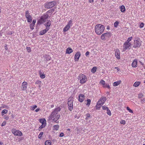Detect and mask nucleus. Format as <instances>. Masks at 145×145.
<instances>
[{"instance_id": "1", "label": "nucleus", "mask_w": 145, "mask_h": 145, "mask_svg": "<svg viewBox=\"0 0 145 145\" xmlns=\"http://www.w3.org/2000/svg\"><path fill=\"white\" fill-rule=\"evenodd\" d=\"M61 109L59 107L56 108L51 113V115L49 116L50 119L55 122L59 118L60 111Z\"/></svg>"}, {"instance_id": "2", "label": "nucleus", "mask_w": 145, "mask_h": 145, "mask_svg": "<svg viewBox=\"0 0 145 145\" xmlns=\"http://www.w3.org/2000/svg\"><path fill=\"white\" fill-rule=\"evenodd\" d=\"M105 28L104 25L100 24H97L95 26V32L97 35H100L103 33Z\"/></svg>"}, {"instance_id": "3", "label": "nucleus", "mask_w": 145, "mask_h": 145, "mask_svg": "<svg viewBox=\"0 0 145 145\" xmlns=\"http://www.w3.org/2000/svg\"><path fill=\"white\" fill-rule=\"evenodd\" d=\"M106 100V97H103L101 98L97 103L96 106V109H99L101 106L104 103Z\"/></svg>"}, {"instance_id": "4", "label": "nucleus", "mask_w": 145, "mask_h": 145, "mask_svg": "<svg viewBox=\"0 0 145 145\" xmlns=\"http://www.w3.org/2000/svg\"><path fill=\"white\" fill-rule=\"evenodd\" d=\"M78 79L80 80V83L83 84L86 82L87 78L86 76L83 74H80L78 76Z\"/></svg>"}, {"instance_id": "5", "label": "nucleus", "mask_w": 145, "mask_h": 145, "mask_svg": "<svg viewBox=\"0 0 145 145\" xmlns=\"http://www.w3.org/2000/svg\"><path fill=\"white\" fill-rule=\"evenodd\" d=\"M141 44V41L140 39L137 37H135L134 41L133 47L135 48H138Z\"/></svg>"}, {"instance_id": "6", "label": "nucleus", "mask_w": 145, "mask_h": 145, "mask_svg": "<svg viewBox=\"0 0 145 145\" xmlns=\"http://www.w3.org/2000/svg\"><path fill=\"white\" fill-rule=\"evenodd\" d=\"M48 15L47 14H45L43 16H41L40 19L38 20L37 23L38 24H41L42 23L46 22L48 17Z\"/></svg>"}, {"instance_id": "7", "label": "nucleus", "mask_w": 145, "mask_h": 145, "mask_svg": "<svg viewBox=\"0 0 145 145\" xmlns=\"http://www.w3.org/2000/svg\"><path fill=\"white\" fill-rule=\"evenodd\" d=\"M73 99L72 97H70L68 100V105L69 110L71 111L73 109Z\"/></svg>"}, {"instance_id": "8", "label": "nucleus", "mask_w": 145, "mask_h": 145, "mask_svg": "<svg viewBox=\"0 0 145 145\" xmlns=\"http://www.w3.org/2000/svg\"><path fill=\"white\" fill-rule=\"evenodd\" d=\"M111 35V34L110 32H107L103 34L101 36V38L102 40H105L107 39H109Z\"/></svg>"}, {"instance_id": "9", "label": "nucleus", "mask_w": 145, "mask_h": 145, "mask_svg": "<svg viewBox=\"0 0 145 145\" xmlns=\"http://www.w3.org/2000/svg\"><path fill=\"white\" fill-rule=\"evenodd\" d=\"M25 16L27 19L28 22L31 23L32 21V17L29 10L25 12Z\"/></svg>"}, {"instance_id": "10", "label": "nucleus", "mask_w": 145, "mask_h": 145, "mask_svg": "<svg viewBox=\"0 0 145 145\" xmlns=\"http://www.w3.org/2000/svg\"><path fill=\"white\" fill-rule=\"evenodd\" d=\"M56 4L55 1H53L48 2L45 4L44 7L46 8H50L54 7Z\"/></svg>"}, {"instance_id": "11", "label": "nucleus", "mask_w": 145, "mask_h": 145, "mask_svg": "<svg viewBox=\"0 0 145 145\" xmlns=\"http://www.w3.org/2000/svg\"><path fill=\"white\" fill-rule=\"evenodd\" d=\"M72 21L71 20H70L68 22L67 24L63 29V31L65 32L67 31L71 27L72 25Z\"/></svg>"}, {"instance_id": "12", "label": "nucleus", "mask_w": 145, "mask_h": 145, "mask_svg": "<svg viewBox=\"0 0 145 145\" xmlns=\"http://www.w3.org/2000/svg\"><path fill=\"white\" fill-rule=\"evenodd\" d=\"M12 133L16 136L20 137L22 135V133L21 131L15 129H12Z\"/></svg>"}, {"instance_id": "13", "label": "nucleus", "mask_w": 145, "mask_h": 145, "mask_svg": "<svg viewBox=\"0 0 145 145\" xmlns=\"http://www.w3.org/2000/svg\"><path fill=\"white\" fill-rule=\"evenodd\" d=\"M131 46L132 44L131 43H128L125 41L123 44V50L124 51L130 49Z\"/></svg>"}, {"instance_id": "14", "label": "nucleus", "mask_w": 145, "mask_h": 145, "mask_svg": "<svg viewBox=\"0 0 145 145\" xmlns=\"http://www.w3.org/2000/svg\"><path fill=\"white\" fill-rule=\"evenodd\" d=\"M81 52L80 51L76 52L74 56V60L75 61H78L81 56Z\"/></svg>"}, {"instance_id": "15", "label": "nucleus", "mask_w": 145, "mask_h": 145, "mask_svg": "<svg viewBox=\"0 0 145 145\" xmlns=\"http://www.w3.org/2000/svg\"><path fill=\"white\" fill-rule=\"evenodd\" d=\"M115 55L116 58L118 59L120 58V50L118 49H116L115 50Z\"/></svg>"}, {"instance_id": "16", "label": "nucleus", "mask_w": 145, "mask_h": 145, "mask_svg": "<svg viewBox=\"0 0 145 145\" xmlns=\"http://www.w3.org/2000/svg\"><path fill=\"white\" fill-rule=\"evenodd\" d=\"M85 98V96L83 94H80L79 96L78 101L80 102H82Z\"/></svg>"}, {"instance_id": "17", "label": "nucleus", "mask_w": 145, "mask_h": 145, "mask_svg": "<svg viewBox=\"0 0 145 145\" xmlns=\"http://www.w3.org/2000/svg\"><path fill=\"white\" fill-rule=\"evenodd\" d=\"M27 84L26 82H24L22 83V86L23 90H25L27 89Z\"/></svg>"}, {"instance_id": "18", "label": "nucleus", "mask_w": 145, "mask_h": 145, "mask_svg": "<svg viewBox=\"0 0 145 145\" xmlns=\"http://www.w3.org/2000/svg\"><path fill=\"white\" fill-rule=\"evenodd\" d=\"M48 30V28H46L45 29L42 30L40 32L39 35H43L47 32Z\"/></svg>"}, {"instance_id": "19", "label": "nucleus", "mask_w": 145, "mask_h": 145, "mask_svg": "<svg viewBox=\"0 0 145 145\" xmlns=\"http://www.w3.org/2000/svg\"><path fill=\"white\" fill-rule=\"evenodd\" d=\"M73 52V50L71 48L68 47L66 49V54H70Z\"/></svg>"}, {"instance_id": "20", "label": "nucleus", "mask_w": 145, "mask_h": 145, "mask_svg": "<svg viewBox=\"0 0 145 145\" xmlns=\"http://www.w3.org/2000/svg\"><path fill=\"white\" fill-rule=\"evenodd\" d=\"M51 25V23L50 20H48L47 22L45 24V25L46 26V28H48V30L50 29V26Z\"/></svg>"}, {"instance_id": "21", "label": "nucleus", "mask_w": 145, "mask_h": 145, "mask_svg": "<svg viewBox=\"0 0 145 145\" xmlns=\"http://www.w3.org/2000/svg\"><path fill=\"white\" fill-rule=\"evenodd\" d=\"M121 82V81L119 80L114 82L113 84V86H116L120 84Z\"/></svg>"}, {"instance_id": "22", "label": "nucleus", "mask_w": 145, "mask_h": 145, "mask_svg": "<svg viewBox=\"0 0 145 145\" xmlns=\"http://www.w3.org/2000/svg\"><path fill=\"white\" fill-rule=\"evenodd\" d=\"M121 11L122 12H124L125 10V7L124 5H122L120 7Z\"/></svg>"}, {"instance_id": "23", "label": "nucleus", "mask_w": 145, "mask_h": 145, "mask_svg": "<svg viewBox=\"0 0 145 145\" xmlns=\"http://www.w3.org/2000/svg\"><path fill=\"white\" fill-rule=\"evenodd\" d=\"M140 82H136L134 83L133 86L135 87H137L140 85Z\"/></svg>"}, {"instance_id": "24", "label": "nucleus", "mask_w": 145, "mask_h": 145, "mask_svg": "<svg viewBox=\"0 0 145 145\" xmlns=\"http://www.w3.org/2000/svg\"><path fill=\"white\" fill-rule=\"evenodd\" d=\"M45 145H51L52 142L50 140H46L45 142Z\"/></svg>"}, {"instance_id": "25", "label": "nucleus", "mask_w": 145, "mask_h": 145, "mask_svg": "<svg viewBox=\"0 0 145 145\" xmlns=\"http://www.w3.org/2000/svg\"><path fill=\"white\" fill-rule=\"evenodd\" d=\"M40 122L42 124L46 123V120L44 118L40 119Z\"/></svg>"}, {"instance_id": "26", "label": "nucleus", "mask_w": 145, "mask_h": 145, "mask_svg": "<svg viewBox=\"0 0 145 145\" xmlns=\"http://www.w3.org/2000/svg\"><path fill=\"white\" fill-rule=\"evenodd\" d=\"M59 126L58 125H56L53 126L54 130L57 131L58 129L59 128Z\"/></svg>"}, {"instance_id": "27", "label": "nucleus", "mask_w": 145, "mask_h": 145, "mask_svg": "<svg viewBox=\"0 0 145 145\" xmlns=\"http://www.w3.org/2000/svg\"><path fill=\"white\" fill-rule=\"evenodd\" d=\"M8 111L6 109H4L2 110L1 112V114L2 115H3L4 114H6L7 113Z\"/></svg>"}, {"instance_id": "28", "label": "nucleus", "mask_w": 145, "mask_h": 145, "mask_svg": "<svg viewBox=\"0 0 145 145\" xmlns=\"http://www.w3.org/2000/svg\"><path fill=\"white\" fill-rule=\"evenodd\" d=\"M43 134V132H41L38 136V138H39L41 139L42 137V136Z\"/></svg>"}, {"instance_id": "29", "label": "nucleus", "mask_w": 145, "mask_h": 145, "mask_svg": "<svg viewBox=\"0 0 145 145\" xmlns=\"http://www.w3.org/2000/svg\"><path fill=\"white\" fill-rule=\"evenodd\" d=\"M96 67H93L91 69V71L93 73H95L96 71Z\"/></svg>"}, {"instance_id": "30", "label": "nucleus", "mask_w": 145, "mask_h": 145, "mask_svg": "<svg viewBox=\"0 0 145 145\" xmlns=\"http://www.w3.org/2000/svg\"><path fill=\"white\" fill-rule=\"evenodd\" d=\"M119 24V22L118 21H116L114 23V26L116 27H117L118 25Z\"/></svg>"}, {"instance_id": "31", "label": "nucleus", "mask_w": 145, "mask_h": 145, "mask_svg": "<svg viewBox=\"0 0 145 145\" xmlns=\"http://www.w3.org/2000/svg\"><path fill=\"white\" fill-rule=\"evenodd\" d=\"M132 38L133 37H129L126 42L128 43H130L129 42L132 40Z\"/></svg>"}, {"instance_id": "32", "label": "nucleus", "mask_w": 145, "mask_h": 145, "mask_svg": "<svg viewBox=\"0 0 145 145\" xmlns=\"http://www.w3.org/2000/svg\"><path fill=\"white\" fill-rule=\"evenodd\" d=\"M46 123L42 124L39 127V129H41L45 127L46 125Z\"/></svg>"}, {"instance_id": "33", "label": "nucleus", "mask_w": 145, "mask_h": 145, "mask_svg": "<svg viewBox=\"0 0 145 145\" xmlns=\"http://www.w3.org/2000/svg\"><path fill=\"white\" fill-rule=\"evenodd\" d=\"M87 105L88 106H89L90 104L91 101L90 99H88L87 100Z\"/></svg>"}, {"instance_id": "34", "label": "nucleus", "mask_w": 145, "mask_h": 145, "mask_svg": "<svg viewBox=\"0 0 145 145\" xmlns=\"http://www.w3.org/2000/svg\"><path fill=\"white\" fill-rule=\"evenodd\" d=\"M106 110L107 111V114L109 115V116L111 115V114L110 110H109L108 108V109Z\"/></svg>"}, {"instance_id": "35", "label": "nucleus", "mask_w": 145, "mask_h": 145, "mask_svg": "<svg viewBox=\"0 0 145 145\" xmlns=\"http://www.w3.org/2000/svg\"><path fill=\"white\" fill-rule=\"evenodd\" d=\"M34 25L33 24H31L30 25V29L32 30H33L34 29Z\"/></svg>"}, {"instance_id": "36", "label": "nucleus", "mask_w": 145, "mask_h": 145, "mask_svg": "<svg viewBox=\"0 0 145 145\" xmlns=\"http://www.w3.org/2000/svg\"><path fill=\"white\" fill-rule=\"evenodd\" d=\"M103 87H104L107 88H110V87L109 85L108 84H105V85H104L103 86Z\"/></svg>"}, {"instance_id": "37", "label": "nucleus", "mask_w": 145, "mask_h": 145, "mask_svg": "<svg viewBox=\"0 0 145 145\" xmlns=\"http://www.w3.org/2000/svg\"><path fill=\"white\" fill-rule=\"evenodd\" d=\"M127 109L131 113H133V111L129 108V107H127Z\"/></svg>"}, {"instance_id": "38", "label": "nucleus", "mask_w": 145, "mask_h": 145, "mask_svg": "<svg viewBox=\"0 0 145 145\" xmlns=\"http://www.w3.org/2000/svg\"><path fill=\"white\" fill-rule=\"evenodd\" d=\"M26 50L29 53L31 51V49L29 47H27Z\"/></svg>"}, {"instance_id": "39", "label": "nucleus", "mask_w": 145, "mask_h": 145, "mask_svg": "<svg viewBox=\"0 0 145 145\" xmlns=\"http://www.w3.org/2000/svg\"><path fill=\"white\" fill-rule=\"evenodd\" d=\"M144 26V24L143 23H141L139 25V27L140 28H142Z\"/></svg>"}, {"instance_id": "40", "label": "nucleus", "mask_w": 145, "mask_h": 145, "mask_svg": "<svg viewBox=\"0 0 145 145\" xmlns=\"http://www.w3.org/2000/svg\"><path fill=\"white\" fill-rule=\"evenodd\" d=\"M100 83L102 84L103 86L105 85V81L103 80H101L100 82Z\"/></svg>"}, {"instance_id": "41", "label": "nucleus", "mask_w": 145, "mask_h": 145, "mask_svg": "<svg viewBox=\"0 0 145 145\" xmlns=\"http://www.w3.org/2000/svg\"><path fill=\"white\" fill-rule=\"evenodd\" d=\"M40 78L42 79L44 78L45 77V75L44 74H42L40 75Z\"/></svg>"}, {"instance_id": "42", "label": "nucleus", "mask_w": 145, "mask_h": 145, "mask_svg": "<svg viewBox=\"0 0 145 145\" xmlns=\"http://www.w3.org/2000/svg\"><path fill=\"white\" fill-rule=\"evenodd\" d=\"M102 109H103L104 110H107L108 109V108L107 107L105 106H103L102 107Z\"/></svg>"}, {"instance_id": "43", "label": "nucleus", "mask_w": 145, "mask_h": 145, "mask_svg": "<svg viewBox=\"0 0 145 145\" xmlns=\"http://www.w3.org/2000/svg\"><path fill=\"white\" fill-rule=\"evenodd\" d=\"M138 62V60L137 59H135L133 61L132 63H137Z\"/></svg>"}, {"instance_id": "44", "label": "nucleus", "mask_w": 145, "mask_h": 145, "mask_svg": "<svg viewBox=\"0 0 145 145\" xmlns=\"http://www.w3.org/2000/svg\"><path fill=\"white\" fill-rule=\"evenodd\" d=\"M125 121L124 120H122L120 121V123L121 124H123V125L125 124Z\"/></svg>"}, {"instance_id": "45", "label": "nucleus", "mask_w": 145, "mask_h": 145, "mask_svg": "<svg viewBox=\"0 0 145 145\" xmlns=\"http://www.w3.org/2000/svg\"><path fill=\"white\" fill-rule=\"evenodd\" d=\"M6 124V122L5 121H4L2 123L1 125V126H5Z\"/></svg>"}, {"instance_id": "46", "label": "nucleus", "mask_w": 145, "mask_h": 145, "mask_svg": "<svg viewBox=\"0 0 145 145\" xmlns=\"http://www.w3.org/2000/svg\"><path fill=\"white\" fill-rule=\"evenodd\" d=\"M145 101V98H143L141 99V102L142 103H143Z\"/></svg>"}, {"instance_id": "47", "label": "nucleus", "mask_w": 145, "mask_h": 145, "mask_svg": "<svg viewBox=\"0 0 145 145\" xmlns=\"http://www.w3.org/2000/svg\"><path fill=\"white\" fill-rule=\"evenodd\" d=\"M37 106L36 105L33 106H31V108H32V110H34L37 107Z\"/></svg>"}, {"instance_id": "48", "label": "nucleus", "mask_w": 145, "mask_h": 145, "mask_svg": "<svg viewBox=\"0 0 145 145\" xmlns=\"http://www.w3.org/2000/svg\"><path fill=\"white\" fill-rule=\"evenodd\" d=\"M86 119H87V120L88 119V118L90 117V115L89 114H86Z\"/></svg>"}, {"instance_id": "49", "label": "nucleus", "mask_w": 145, "mask_h": 145, "mask_svg": "<svg viewBox=\"0 0 145 145\" xmlns=\"http://www.w3.org/2000/svg\"><path fill=\"white\" fill-rule=\"evenodd\" d=\"M64 136V134L63 133H61L59 135V137H63Z\"/></svg>"}, {"instance_id": "50", "label": "nucleus", "mask_w": 145, "mask_h": 145, "mask_svg": "<svg viewBox=\"0 0 145 145\" xmlns=\"http://www.w3.org/2000/svg\"><path fill=\"white\" fill-rule=\"evenodd\" d=\"M36 22V20H34L33 21L32 23L31 24H33L34 25H35V24Z\"/></svg>"}, {"instance_id": "51", "label": "nucleus", "mask_w": 145, "mask_h": 145, "mask_svg": "<svg viewBox=\"0 0 145 145\" xmlns=\"http://www.w3.org/2000/svg\"><path fill=\"white\" fill-rule=\"evenodd\" d=\"M137 64H131L132 67H137Z\"/></svg>"}, {"instance_id": "52", "label": "nucleus", "mask_w": 145, "mask_h": 145, "mask_svg": "<svg viewBox=\"0 0 145 145\" xmlns=\"http://www.w3.org/2000/svg\"><path fill=\"white\" fill-rule=\"evenodd\" d=\"M41 82V81H36L35 82V84H39Z\"/></svg>"}, {"instance_id": "53", "label": "nucleus", "mask_w": 145, "mask_h": 145, "mask_svg": "<svg viewBox=\"0 0 145 145\" xmlns=\"http://www.w3.org/2000/svg\"><path fill=\"white\" fill-rule=\"evenodd\" d=\"M143 96V95L142 94H139L138 95V97L141 98Z\"/></svg>"}, {"instance_id": "54", "label": "nucleus", "mask_w": 145, "mask_h": 145, "mask_svg": "<svg viewBox=\"0 0 145 145\" xmlns=\"http://www.w3.org/2000/svg\"><path fill=\"white\" fill-rule=\"evenodd\" d=\"M115 69H116L117 70L118 72L120 71V69H119V68H118V67H115Z\"/></svg>"}, {"instance_id": "55", "label": "nucleus", "mask_w": 145, "mask_h": 145, "mask_svg": "<svg viewBox=\"0 0 145 145\" xmlns=\"http://www.w3.org/2000/svg\"><path fill=\"white\" fill-rule=\"evenodd\" d=\"M89 54V52H87L86 53V55L87 56Z\"/></svg>"}, {"instance_id": "56", "label": "nucleus", "mask_w": 145, "mask_h": 145, "mask_svg": "<svg viewBox=\"0 0 145 145\" xmlns=\"http://www.w3.org/2000/svg\"><path fill=\"white\" fill-rule=\"evenodd\" d=\"M40 110V109L39 108H37L35 110V111L36 112H38Z\"/></svg>"}, {"instance_id": "57", "label": "nucleus", "mask_w": 145, "mask_h": 145, "mask_svg": "<svg viewBox=\"0 0 145 145\" xmlns=\"http://www.w3.org/2000/svg\"><path fill=\"white\" fill-rule=\"evenodd\" d=\"M5 119L6 120H7L9 118L7 116H6L5 117Z\"/></svg>"}, {"instance_id": "58", "label": "nucleus", "mask_w": 145, "mask_h": 145, "mask_svg": "<svg viewBox=\"0 0 145 145\" xmlns=\"http://www.w3.org/2000/svg\"><path fill=\"white\" fill-rule=\"evenodd\" d=\"M94 1L93 0H89V3H91L93 2Z\"/></svg>"}, {"instance_id": "59", "label": "nucleus", "mask_w": 145, "mask_h": 145, "mask_svg": "<svg viewBox=\"0 0 145 145\" xmlns=\"http://www.w3.org/2000/svg\"><path fill=\"white\" fill-rule=\"evenodd\" d=\"M39 73L40 75L41 74H42V72L40 71H39Z\"/></svg>"}, {"instance_id": "60", "label": "nucleus", "mask_w": 145, "mask_h": 145, "mask_svg": "<svg viewBox=\"0 0 145 145\" xmlns=\"http://www.w3.org/2000/svg\"><path fill=\"white\" fill-rule=\"evenodd\" d=\"M3 143L2 142H0V145H3Z\"/></svg>"}, {"instance_id": "61", "label": "nucleus", "mask_w": 145, "mask_h": 145, "mask_svg": "<svg viewBox=\"0 0 145 145\" xmlns=\"http://www.w3.org/2000/svg\"><path fill=\"white\" fill-rule=\"evenodd\" d=\"M5 49L6 50H8V48L7 47V46L5 47Z\"/></svg>"}, {"instance_id": "62", "label": "nucleus", "mask_w": 145, "mask_h": 145, "mask_svg": "<svg viewBox=\"0 0 145 145\" xmlns=\"http://www.w3.org/2000/svg\"><path fill=\"white\" fill-rule=\"evenodd\" d=\"M48 57V58L49 59V60H50V57L48 56H47Z\"/></svg>"}, {"instance_id": "63", "label": "nucleus", "mask_w": 145, "mask_h": 145, "mask_svg": "<svg viewBox=\"0 0 145 145\" xmlns=\"http://www.w3.org/2000/svg\"><path fill=\"white\" fill-rule=\"evenodd\" d=\"M54 106L53 105H51V107H52V108L54 107Z\"/></svg>"}, {"instance_id": "64", "label": "nucleus", "mask_w": 145, "mask_h": 145, "mask_svg": "<svg viewBox=\"0 0 145 145\" xmlns=\"http://www.w3.org/2000/svg\"><path fill=\"white\" fill-rule=\"evenodd\" d=\"M67 131H70V129H67Z\"/></svg>"}]
</instances>
